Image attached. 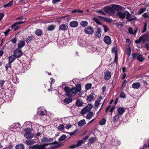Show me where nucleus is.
<instances>
[{
  "instance_id": "nucleus-10",
  "label": "nucleus",
  "mask_w": 149,
  "mask_h": 149,
  "mask_svg": "<svg viewBox=\"0 0 149 149\" xmlns=\"http://www.w3.org/2000/svg\"><path fill=\"white\" fill-rule=\"evenodd\" d=\"M22 52L21 51L20 49L17 48L13 52L14 55L17 57H20L22 55Z\"/></svg>"
},
{
  "instance_id": "nucleus-25",
  "label": "nucleus",
  "mask_w": 149,
  "mask_h": 149,
  "mask_svg": "<svg viewBox=\"0 0 149 149\" xmlns=\"http://www.w3.org/2000/svg\"><path fill=\"white\" fill-rule=\"evenodd\" d=\"M34 39V37L32 35H31L30 36H29L26 40V41L27 43H29L31 41L33 40Z\"/></svg>"
},
{
  "instance_id": "nucleus-40",
  "label": "nucleus",
  "mask_w": 149,
  "mask_h": 149,
  "mask_svg": "<svg viewBox=\"0 0 149 149\" xmlns=\"http://www.w3.org/2000/svg\"><path fill=\"white\" fill-rule=\"evenodd\" d=\"M65 127L64 125L63 124H60L57 127L58 129L60 131H63Z\"/></svg>"
},
{
  "instance_id": "nucleus-1",
  "label": "nucleus",
  "mask_w": 149,
  "mask_h": 149,
  "mask_svg": "<svg viewBox=\"0 0 149 149\" xmlns=\"http://www.w3.org/2000/svg\"><path fill=\"white\" fill-rule=\"evenodd\" d=\"M93 105L91 104H88L85 107L81 109L80 113L83 116L87 112H89L91 111Z\"/></svg>"
},
{
  "instance_id": "nucleus-44",
  "label": "nucleus",
  "mask_w": 149,
  "mask_h": 149,
  "mask_svg": "<svg viewBox=\"0 0 149 149\" xmlns=\"http://www.w3.org/2000/svg\"><path fill=\"white\" fill-rule=\"evenodd\" d=\"M55 26L54 25L49 26L47 28L48 30L49 31L53 30L55 28Z\"/></svg>"
},
{
  "instance_id": "nucleus-43",
  "label": "nucleus",
  "mask_w": 149,
  "mask_h": 149,
  "mask_svg": "<svg viewBox=\"0 0 149 149\" xmlns=\"http://www.w3.org/2000/svg\"><path fill=\"white\" fill-rule=\"evenodd\" d=\"M146 10V8H142L140 9V10L138 12L139 14H141Z\"/></svg>"
},
{
  "instance_id": "nucleus-52",
  "label": "nucleus",
  "mask_w": 149,
  "mask_h": 149,
  "mask_svg": "<svg viewBox=\"0 0 149 149\" xmlns=\"http://www.w3.org/2000/svg\"><path fill=\"white\" fill-rule=\"evenodd\" d=\"M17 41V39L15 37L11 39L10 41L12 42L13 44H15Z\"/></svg>"
},
{
  "instance_id": "nucleus-23",
  "label": "nucleus",
  "mask_w": 149,
  "mask_h": 149,
  "mask_svg": "<svg viewBox=\"0 0 149 149\" xmlns=\"http://www.w3.org/2000/svg\"><path fill=\"white\" fill-rule=\"evenodd\" d=\"M70 25L72 27L75 28L78 25V22L77 21H72L70 23Z\"/></svg>"
},
{
  "instance_id": "nucleus-57",
  "label": "nucleus",
  "mask_w": 149,
  "mask_h": 149,
  "mask_svg": "<svg viewBox=\"0 0 149 149\" xmlns=\"http://www.w3.org/2000/svg\"><path fill=\"white\" fill-rule=\"evenodd\" d=\"M72 13H75L79 12L80 13H82L83 12V11L82 10H74L72 11Z\"/></svg>"
},
{
  "instance_id": "nucleus-7",
  "label": "nucleus",
  "mask_w": 149,
  "mask_h": 149,
  "mask_svg": "<svg viewBox=\"0 0 149 149\" xmlns=\"http://www.w3.org/2000/svg\"><path fill=\"white\" fill-rule=\"evenodd\" d=\"M64 90L65 92V95L68 97H72V93L71 88L67 86H66L64 88Z\"/></svg>"
},
{
  "instance_id": "nucleus-12",
  "label": "nucleus",
  "mask_w": 149,
  "mask_h": 149,
  "mask_svg": "<svg viewBox=\"0 0 149 149\" xmlns=\"http://www.w3.org/2000/svg\"><path fill=\"white\" fill-rule=\"evenodd\" d=\"M102 97L100 96L97 99V100L95 101L94 103V106L95 108L96 109H97L98 108V106L100 104V102L101 100L102 99Z\"/></svg>"
},
{
  "instance_id": "nucleus-61",
  "label": "nucleus",
  "mask_w": 149,
  "mask_h": 149,
  "mask_svg": "<svg viewBox=\"0 0 149 149\" xmlns=\"http://www.w3.org/2000/svg\"><path fill=\"white\" fill-rule=\"evenodd\" d=\"M128 32L131 34H133V30L132 28L130 27L128 29Z\"/></svg>"
},
{
  "instance_id": "nucleus-8",
  "label": "nucleus",
  "mask_w": 149,
  "mask_h": 149,
  "mask_svg": "<svg viewBox=\"0 0 149 149\" xmlns=\"http://www.w3.org/2000/svg\"><path fill=\"white\" fill-rule=\"evenodd\" d=\"M45 144H47V143ZM48 144H48V145H51L50 147L52 149H55L58 148L61 146L62 145V144L58 143V142L57 141H55L52 143H48Z\"/></svg>"
},
{
  "instance_id": "nucleus-18",
  "label": "nucleus",
  "mask_w": 149,
  "mask_h": 149,
  "mask_svg": "<svg viewBox=\"0 0 149 149\" xmlns=\"http://www.w3.org/2000/svg\"><path fill=\"white\" fill-rule=\"evenodd\" d=\"M111 76V72L109 71L107 72L105 74L104 78L106 80H109Z\"/></svg>"
},
{
  "instance_id": "nucleus-63",
  "label": "nucleus",
  "mask_w": 149,
  "mask_h": 149,
  "mask_svg": "<svg viewBox=\"0 0 149 149\" xmlns=\"http://www.w3.org/2000/svg\"><path fill=\"white\" fill-rule=\"evenodd\" d=\"M135 42L136 44H139L141 42V41L140 38L139 37L138 39H137L135 40Z\"/></svg>"
},
{
  "instance_id": "nucleus-11",
  "label": "nucleus",
  "mask_w": 149,
  "mask_h": 149,
  "mask_svg": "<svg viewBox=\"0 0 149 149\" xmlns=\"http://www.w3.org/2000/svg\"><path fill=\"white\" fill-rule=\"evenodd\" d=\"M112 8L117 12L121 11L123 10V7L118 5L113 4L111 5Z\"/></svg>"
},
{
  "instance_id": "nucleus-32",
  "label": "nucleus",
  "mask_w": 149,
  "mask_h": 149,
  "mask_svg": "<svg viewBox=\"0 0 149 149\" xmlns=\"http://www.w3.org/2000/svg\"><path fill=\"white\" fill-rule=\"evenodd\" d=\"M20 127V124L18 123H15L13 124L12 126V128L17 129L19 128Z\"/></svg>"
},
{
  "instance_id": "nucleus-20",
  "label": "nucleus",
  "mask_w": 149,
  "mask_h": 149,
  "mask_svg": "<svg viewBox=\"0 0 149 149\" xmlns=\"http://www.w3.org/2000/svg\"><path fill=\"white\" fill-rule=\"evenodd\" d=\"M68 29V26L65 24H62L59 27V30L60 31H65Z\"/></svg>"
},
{
  "instance_id": "nucleus-39",
  "label": "nucleus",
  "mask_w": 149,
  "mask_h": 149,
  "mask_svg": "<svg viewBox=\"0 0 149 149\" xmlns=\"http://www.w3.org/2000/svg\"><path fill=\"white\" fill-rule=\"evenodd\" d=\"M67 136L65 135H62L58 139V141H61L65 140L67 138Z\"/></svg>"
},
{
  "instance_id": "nucleus-26",
  "label": "nucleus",
  "mask_w": 149,
  "mask_h": 149,
  "mask_svg": "<svg viewBox=\"0 0 149 149\" xmlns=\"http://www.w3.org/2000/svg\"><path fill=\"white\" fill-rule=\"evenodd\" d=\"M132 87L134 89H138L139 88L141 85L139 82L134 83L132 84Z\"/></svg>"
},
{
  "instance_id": "nucleus-34",
  "label": "nucleus",
  "mask_w": 149,
  "mask_h": 149,
  "mask_svg": "<svg viewBox=\"0 0 149 149\" xmlns=\"http://www.w3.org/2000/svg\"><path fill=\"white\" fill-rule=\"evenodd\" d=\"M120 116L118 114L114 116L113 118V121L114 122H117L119 119Z\"/></svg>"
},
{
  "instance_id": "nucleus-62",
  "label": "nucleus",
  "mask_w": 149,
  "mask_h": 149,
  "mask_svg": "<svg viewBox=\"0 0 149 149\" xmlns=\"http://www.w3.org/2000/svg\"><path fill=\"white\" fill-rule=\"evenodd\" d=\"M138 54L136 53H133L132 54V56L133 59L136 58L138 56Z\"/></svg>"
},
{
  "instance_id": "nucleus-37",
  "label": "nucleus",
  "mask_w": 149,
  "mask_h": 149,
  "mask_svg": "<svg viewBox=\"0 0 149 149\" xmlns=\"http://www.w3.org/2000/svg\"><path fill=\"white\" fill-rule=\"evenodd\" d=\"M88 22L86 21H83L81 22L80 23V25L82 27H85L88 25Z\"/></svg>"
},
{
  "instance_id": "nucleus-16",
  "label": "nucleus",
  "mask_w": 149,
  "mask_h": 149,
  "mask_svg": "<svg viewBox=\"0 0 149 149\" xmlns=\"http://www.w3.org/2000/svg\"><path fill=\"white\" fill-rule=\"evenodd\" d=\"M116 111L118 114L122 116L125 112V109L123 107H119L117 109Z\"/></svg>"
},
{
  "instance_id": "nucleus-41",
  "label": "nucleus",
  "mask_w": 149,
  "mask_h": 149,
  "mask_svg": "<svg viewBox=\"0 0 149 149\" xmlns=\"http://www.w3.org/2000/svg\"><path fill=\"white\" fill-rule=\"evenodd\" d=\"M16 149H24V147L23 144L17 145L15 147Z\"/></svg>"
},
{
  "instance_id": "nucleus-64",
  "label": "nucleus",
  "mask_w": 149,
  "mask_h": 149,
  "mask_svg": "<svg viewBox=\"0 0 149 149\" xmlns=\"http://www.w3.org/2000/svg\"><path fill=\"white\" fill-rule=\"evenodd\" d=\"M112 52L113 53H114V55H115L116 54H117V51L115 48H113L112 49Z\"/></svg>"
},
{
  "instance_id": "nucleus-13",
  "label": "nucleus",
  "mask_w": 149,
  "mask_h": 149,
  "mask_svg": "<svg viewBox=\"0 0 149 149\" xmlns=\"http://www.w3.org/2000/svg\"><path fill=\"white\" fill-rule=\"evenodd\" d=\"M84 31L88 34H91L93 32V29L92 27L88 26L85 29Z\"/></svg>"
},
{
  "instance_id": "nucleus-55",
  "label": "nucleus",
  "mask_w": 149,
  "mask_h": 149,
  "mask_svg": "<svg viewBox=\"0 0 149 149\" xmlns=\"http://www.w3.org/2000/svg\"><path fill=\"white\" fill-rule=\"evenodd\" d=\"M97 13H98L100 14V15H106V13L104 12L102 10H99L97 11Z\"/></svg>"
},
{
  "instance_id": "nucleus-6",
  "label": "nucleus",
  "mask_w": 149,
  "mask_h": 149,
  "mask_svg": "<svg viewBox=\"0 0 149 149\" xmlns=\"http://www.w3.org/2000/svg\"><path fill=\"white\" fill-rule=\"evenodd\" d=\"M125 13L126 19L129 21H133L136 19V17L135 15L133 16V17H131L130 13L128 11H125Z\"/></svg>"
},
{
  "instance_id": "nucleus-36",
  "label": "nucleus",
  "mask_w": 149,
  "mask_h": 149,
  "mask_svg": "<svg viewBox=\"0 0 149 149\" xmlns=\"http://www.w3.org/2000/svg\"><path fill=\"white\" fill-rule=\"evenodd\" d=\"M34 141L33 140H27L26 141L25 143L28 145H31L33 144L34 143Z\"/></svg>"
},
{
  "instance_id": "nucleus-33",
  "label": "nucleus",
  "mask_w": 149,
  "mask_h": 149,
  "mask_svg": "<svg viewBox=\"0 0 149 149\" xmlns=\"http://www.w3.org/2000/svg\"><path fill=\"white\" fill-rule=\"evenodd\" d=\"M72 99L70 98H66L64 100V102L67 104H69L72 102Z\"/></svg>"
},
{
  "instance_id": "nucleus-19",
  "label": "nucleus",
  "mask_w": 149,
  "mask_h": 149,
  "mask_svg": "<svg viewBox=\"0 0 149 149\" xmlns=\"http://www.w3.org/2000/svg\"><path fill=\"white\" fill-rule=\"evenodd\" d=\"M53 140V138H48L47 137H43L41 139V141L42 143H45L51 141Z\"/></svg>"
},
{
  "instance_id": "nucleus-47",
  "label": "nucleus",
  "mask_w": 149,
  "mask_h": 149,
  "mask_svg": "<svg viewBox=\"0 0 149 149\" xmlns=\"http://www.w3.org/2000/svg\"><path fill=\"white\" fill-rule=\"evenodd\" d=\"M71 91L72 95L73 94H76L77 92V91L76 88L74 87H72L71 88Z\"/></svg>"
},
{
  "instance_id": "nucleus-59",
  "label": "nucleus",
  "mask_w": 149,
  "mask_h": 149,
  "mask_svg": "<svg viewBox=\"0 0 149 149\" xmlns=\"http://www.w3.org/2000/svg\"><path fill=\"white\" fill-rule=\"evenodd\" d=\"M142 16L145 18H149L148 14L147 13H145L142 15Z\"/></svg>"
},
{
  "instance_id": "nucleus-53",
  "label": "nucleus",
  "mask_w": 149,
  "mask_h": 149,
  "mask_svg": "<svg viewBox=\"0 0 149 149\" xmlns=\"http://www.w3.org/2000/svg\"><path fill=\"white\" fill-rule=\"evenodd\" d=\"M147 24L146 23H145L144 27L143 28L142 33L145 32L146 30L147 29Z\"/></svg>"
},
{
  "instance_id": "nucleus-48",
  "label": "nucleus",
  "mask_w": 149,
  "mask_h": 149,
  "mask_svg": "<svg viewBox=\"0 0 149 149\" xmlns=\"http://www.w3.org/2000/svg\"><path fill=\"white\" fill-rule=\"evenodd\" d=\"M106 120L105 118L102 119L99 122V124L101 125H104L106 123Z\"/></svg>"
},
{
  "instance_id": "nucleus-29",
  "label": "nucleus",
  "mask_w": 149,
  "mask_h": 149,
  "mask_svg": "<svg viewBox=\"0 0 149 149\" xmlns=\"http://www.w3.org/2000/svg\"><path fill=\"white\" fill-rule=\"evenodd\" d=\"M93 98L94 94L92 93L87 96L86 100L87 101H90L93 100Z\"/></svg>"
},
{
  "instance_id": "nucleus-49",
  "label": "nucleus",
  "mask_w": 149,
  "mask_h": 149,
  "mask_svg": "<svg viewBox=\"0 0 149 149\" xmlns=\"http://www.w3.org/2000/svg\"><path fill=\"white\" fill-rule=\"evenodd\" d=\"M75 88H76V89L77 92H78V91H81V86L79 84H78L76 85Z\"/></svg>"
},
{
  "instance_id": "nucleus-56",
  "label": "nucleus",
  "mask_w": 149,
  "mask_h": 149,
  "mask_svg": "<svg viewBox=\"0 0 149 149\" xmlns=\"http://www.w3.org/2000/svg\"><path fill=\"white\" fill-rule=\"evenodd\" d=\"M5 81L3 80L0 81V88H2Z\"/></svg>"
},
{
  "instance_id": "nucleus-46",
  "label": "nucleus",
  "mask_w": 149,
  "mask_h": 149,
  "mask_svg": "<svg viewBox=\"0 0 149 149\" xmlns=\"http://www.w3.org/2000/svg\"><path fill=\"white\" fill-rule=\"evenodd\" d=\"M92 84H87L85 86V88L86 90H88L91 88Z\"/></svg>"
},
{
  "instance_id": "nucleus-28",
  "label": "nucleus",
  "mask_w": 149,
  "mask_h": 149,
  "mask_svg": "<svg viewBox=\"0 0 149 149\" xmlns=\"http://www.w3.org/2000/svg\"><path fill=\"white\" fill-rule=\"evenodd\" d=\"M12 81L15 84H17L19 81V79L17 77L16 75L13 76L12 79Z\"/></svg>"
},
{
  "instance_id": "nucleus-38",
  "label": "nucleus",
  "mask_w": 149,
  "mask_h": 149,
  "mask_svg": "<svg viewBox=\"0 0 149 149\" xmlns=\"http://www.w3.org/2000/svg\"><path fill=\"white\" fill-rule=\"evenodd\" d=\"M13 2V0L9 1L8 3L4 5L3 6V7L4 8H6L11 6L12 5Z\"/></svg>"
},
{
  "instance_id": "nucleus-22",
  "label": "nucleus",
  "mask_w": 149,
  "mask_h": 149,
  "mask_svg": "<svg viewBox=\"0 0 149 149\" xmlns=\"http://www.w3.org/2000/svg\"><path fill=\"white\" fill-rule=\"evenodd\" d=\"M17 58L14 55H12L8 57V62L10 63H12L15 59Z\"/></svg>"
},
{
  "instance_id": "nucleus-17",
  "label": "nucleus",
  "mask_w": 149,
  "mask_h": 149,
  "mask_svg": "<svg viewBox=\"0 0 149 149\" xmlns=\"http://www.w3.org/2000/svg\"><path fill=\"white\" fill-rule=\"evenodd\" d=\"M125 12L123 13L121 11H117L116 14V15L120 19H124L125 17Z\"/></svg>"
},
{
  "instance_id": "nucleus-30",
  "label": "nucleus",
  "mask_w": 149,
  "mask_h": 149,
  "mask_svg": "<svg viewBox=\"0 0 149 149\" xmlns=\"http://www.w3.org/2000/svg\"><path fill=\"white\" fill-rule=\"evenodd\" d=\"M137 60L140 62H142L143 61L144 58L143 57L142 55L140 54L138 55L136 57Z\"/></svg>"
},
{
  "instance_id": "nucleus-51",
  "label": "nucleus",
  "mask_w": 149,
  "mask_h": 149,
  "mask_svg": "<svg viewBox=\"0 0 149 149\" xmlns=\"http://www.w3.org/2000/svg\"><path fill=\"white\" fill-rule=\"evenodd\" d=\"M11 63L8 62L5 68L7 71L8 70L9 68H11Z\"/></svg>"
},
{
  "instance_id": "nucleus-31",
  "label": "nucleus",
  "mask_w": 149,
  "mask_h": 149,
  "mask_svg": "<svg viewBox=\"0 0 149 149\" xmlns=\"http://www.w3.org/2000/svg\"><path fill=\"white\" fill-rule=\"evenodd\" d=\"M86 124V121L85 120L83 119V120H81L80 121H79L78 123V125L79 126H82Z\"/></svg>"
},
{
  "instance_id": "nucleus-9",
  "label": "nucleus",
  "mask_w": 149,
  "mask_h": 149,
  "mask_svg": "<svg viewBox=\"0 0 149 149\" xmlns=\"http://www.w3.org/2000/svg\"><path fill=\"white\" fill-rule=\"evenodd\" d=\"M140 38L141 41V42L144 43L149 40V34H144L142 35Z\"/></svg>"
},
{
  "instance_id": "nucleus-3",
  "label": "nucleus",
  "mask_w": 149,
  "mask_h": 149,
  "mask_svg": "<svg viewBox=\"0 0 149 149\" xmlns=\"http://www.w3.org/2000/svg\"><path fill=\"white\" fill-rule=\"evenodd\" d=\"M24 131L26 132L24 135V136L25 138L28 139H31L33 137V135L31 132L30 128H26L24 130Z\"/></svg>"
},
{
  "instance_id": "nucleus-50",
  "label": "nucleus",
  "mask_w": 149,
  "mask_h": 149,
  "mask_svg": "<svg viewBox=\"0 0 149 149\" xmlns=\"http://www.w3.org/2000/svg\"><path fill=\"white\" fill-rule=\"evenodd\" d=\"M127 55L129 56L131 54V50L130 47L127 48Z\"/></svg>"
},
{
  "instance_id": "nucleus-2",
  "label": "nucleus",
  "mask_w": 149,
  "mask_h": 149,
  "mask_svg": "<svg viewBox=\"0 0 149 149\" xmlns=\"http://www.w3.org/2000/svg\"><path fill=\"white\" fill-rule=\"evenodd\" d=\"M104 10L107 14L110 15H114L115 14L116 12L111 7L107 6L104 8Z\"/></svg>"
},
{
  "instance_id": "nucleus-58",
  "label": "nucleus",
  "mask_w": 149,
  "mask_h": 149,
  "mask_svg": "<svg viewBox=\"0 0 149 149\" xmlns=\"http://www.w3.org/2000/svg\"><path fill=\"white\" fill-rule=\"evenodd\" d=\"M103 26L104 29V30L105 32H107L108 31L109 29H108V27L106 26H105V25H103Z\"/></svg>"
},
{
  "instance_id": "nucleus-42",
  "label": "nucleus",
  "mask_w": 149,
  "mask_h": 149,
  "mask_svg": "<svg viewBox=\"0 0 149 149\" xmlns=\"http://www.w3.org/2000/svg\"><path fill=\"white\" fill-rule=\"evenodd\" d=\"M94 21L97 24L101 25L102 24L100 20L96 17H94L93 19Z\"/></svg>"
},
{
  "instance_id": "nucleus-14",
  "label": "nucleus",
  "mask_w": 149,
  "mask_h": 149,
  "mask_svg": "<svg viewBox=\"0 0 149 149\" xmlns=\"http://www.w3.org/2000/svg\"><path fill=\"white\" fill-rule=\"evenodd\" d=\"M104 42L107 45H110L111 42V38L109 36H105L104 38Z\"/></svg>"
},
{
  "instance_id": "nucleus-54",
  "label": "nucleus",
  "mask_w": 149,
  "mask_h": 149,
  "mask_svg": "<svg viewBox=\"0 0 149 149\" xmlns=\"http://www.w3.org/2000/svg\"><path fill=\"white\" fill-rule=\"evenodd\" d=\"M83 143V141L82 140H79L77 141V147H78L81 146Z\"/></svg>"
},
{
  "instance_id": "nucleus-24",
  "label": "nucleus",
  "mask_w": 149,
  "mask_h": 149,
  "mask_svg": "<svg viewBox=\"0 0 149 149\" xmlns=\"http://www.w3.org/2000/svg\"><path fill=\"white\" fill-rule=\"evenodd\" d=\"M94 113L92 111H90L87 113L86 118L88 119H90L94 116Z\"/></svg>"
},
{
  "instance_id": "nucleus-5",
  "label": "nucleus",
  "mask_w": 149,
  "mask_h": 149,
  "mask_svg": "<svg viewBox=\"0 0 149 149\" xmlns=\"http://www.w3.org/2000/svg\"><path fill=\"white\" fill-rule=\"evenodd\" d=\"M49 144H43L42 145H38L37 144L33 146L29 147V148H31L32 149H46L45 148V147L47 146Z\"/></svg>"
},
{
  "instance_id": "nucleus-21",
  "label": "nucleus",
  "mask_w": 149,
  "mask_h": 149,
  "mask_svg": "<svg viewBox=\"0 0 149 149\" xmlns=\"http://www.w3.org/2000/svg\"><path fill=\"white\" fill-rule=\"evenodd\" d=\"M25 45V42L24 40H19L18 43L17 48L19 49L23 47Z\"/></svg>"
},
{
  "instance_id": "nucleus-60",
  "label": "nucleus",
  "mask_w": 149,
  "mask_h": 149,
  "mask_svg": "<svg viewBox=\"0 0 149 149\" xmlns=\"http://www.w3.org/2000/svg\"><path fill=\"white\" fill-rule=\"evenodd\" d=\"M120 97L122 98L126 97L125 95L123 92H121L120 94Z\"/></svg>"
},
{
  "instance_id": "nucleus-4",
  "label": "nucleus",
  "mask_w": 149,
  "mask_h": 149,
  "mask_svg": "<svg viewBox=\"0 0 149 149\" xmlns=\"http://www.w3.org/2000/svg\"><path fill=\"white\" fill-rule=\"evenodd\" d=\"M25 22V21L16 22L11 26L10 28L12 29H14V31H16L19 28V24L24 23Z\"/></svg>"
},
{
  "instance_id": "nucleus-35",
  "label": "nucleus",
  "mask_w": 149,
  "mask_h": 149,
  "mask_svg": "<svg viewBox=\"0 0 149 149\" xmlns=\"http://www.w3.org/2000/svg\"><path fill=\"white\" fill-rule=\"evenodd\" d=\"M35 33L38 36H40L42 34V31L41 30L38 29L35 31Z\"/></svg>"
},
{
  "instance_id": "nucleus-45",
  "label": "nucleus",
  "mask_w": 149,
  "mask_h": 149,
  "mask_svg": "<svg viewBox=\"0 0 149 149\" xmlns=\"http://www.w3.org/2000/svg\"><path fill=\"white\" fill-rule=\"evenodd\" d=\"M96 139V138L94 137H92L90 138L88 140L89 142L91 143H93L94 141H95Z\"/></svg>"
},
{
  "instance_id": "nucleus-27",
  "label": "nucleus",
  "mask_w": 149,
  "mask_h": 149,
  "mask_svg": "<svg viewBox=\"0 0 149 149\" xmlns=\"http://www.w3.org/2000/svg\"><path fill=\"white\" fill-rule=\"evenodd\" d=\"M83 102L81 100H77L76 102V105L77 107H81L83 106Z\"/></svg>"
},
{
  "instance_id": "nucleus-15",
  "label": "nucleus",
  "mask_w": 149,
  "mask_h": 149,
  "mask_svg": "<svg viewBox=\"0 0 149 149\" xmlns=\"http://www.w3.org/2000/svg\"><path fill=\"white\" fill-rule=\"evenodd\" d=\"M101 29L100 28H98L97 29V31L95 32V36L96 38H99L101 37Z\"/></svg>"
}]
</instances>
